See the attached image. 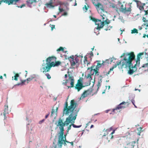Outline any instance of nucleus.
<instances>
[{
    "mask_svg": "<svg viewBox=\"0 0 148 148\" xmlns=\"http://www.w3.org/2000/svg\"><path fill=\"white\" fill-rule=\"evenodd\" d=\"M77 105L75 101L73 100H72L70 101V105L68 106V103L67 101L65 102V105L63 110V114L66 115H69L68 117L66 118V121L63 122L62 119L60 118L58 121V124L57 126L60 127L59 122H61L60 124H64V126L66 125L67 126L71 123L72 124V125L74 128H79L81 126V125H76L74 124L75 121L76 119L77 115L78 112L79 110H77L76 108Z\"/></svg>",
    "mask_w": 148,
    "mask_h": 148,
    "instance_id": "obj_1",
    "label": "nucleus"
},
{
    "mask_svg": "<svg viewBox=\"0 0 148 148\" xmlns=\"http://www.w3.org/2000/svg\"><path fill=\"white\" fill-rule=\"evenodd\" d=\"M144 53H145V54H146V53L145 52L140 53L138 54L136 61V63L134 66L132 63V61L135 59V57L133 52H131L127 54L123 53L121 56V58L125 56L123 60H122V66H125L126 68L129 67V70L128 73L130 75H132L137 71V69L136 66L138 64H139L140 58L141 56L144 54Z\"/></svg>",
    "mask_w": 148,
    "mask_h": 148,
    "instance_id": "obj_2",
    "label": "nucleus"
},
{
    "mask_svg": "<svg viewBox=\"0 0 148 148\" xmlns=\"http://www.w3.org/2000/svg\"><path fill=\"white\" fill-rule=\"evenodd\" d=\"M57 58L54 56L49 57L46 60V63L43 62L40 69L41 72L43 73L49 72L52 67L58 66L61 64L60 61H56Z\"/></svg>",
    "mask_w": 148,
    "mask_h": 148,
    "instance_id": "obj_3",
    "label": "nucleus"
},
{
    "mask_svg": "<svg viewBox=\"0 0 148 148\" xmlns=\"http://www.w3.org/2000/svg\"><path fill=\"white\" fill-rule=\"evenodd\" d=\"M61 122H59L60 124V127L59 129H60V132L59 133V135L58 136V141L57 143L58 148H62V145L64 144L65 146L66 145V143H70V142L66 140L65 137H63V134H64V124L61 125L60 124Z\"/></svg>",
    "mask_w": 148,
    "mask_h": 148,
    "instance_id": "obj_4",
    "label": "nucleus"
},
{
    "mask_svg": "<svg viewBox=\"0 0 148 148\" xmlns=\"http://www.w3.org/2000/svg\"><path fill=\"white\" fill-rule=\"evenodd\" d=\"M69 79H66L64 84L68 88H73L74 87V79L73 76L68 75Z\"/></svg>",
    "mask_w": 148,
    "mask_h": 148,
    "instance_id": "obj_5",
    "label": "nucleus"
},
{
    "mask_svg": "<svg viewBox=\"0 0 148 148\" xmlns=\"http://www.w3.org/2000/svg\"><path fill=\"white\" fill-rule=\"evenodd\" d=\"M81 57L82 59L83 58L82 56H77V55H75V57L73 56H70L69 58H68V59L70 60V58H71L72 60L70 61V63L71 66L72 67H73L75 65H77V64L78 65L79 64V59L78 58L79 57Z\"/></svg>",
    "mask_w": 148,
    "mask_h": 148,
    "instance_id": "obj_6",
    "label": "nucleus"
},
{
    "mask_svg": "<svg viewBox=\"0 0 148 148\" xmlns=\"http://www.w3.org/2000/svg\"><path fill=\"white\" fill-rule=\"evenodd\" d=\"M93 4L95 6L99 13L100 11L103 12L104 11V9L103 5L101 3L99 2L96 3L95 2H93Z\"/></svg>",
    "mask_w": 148,
    "mask_h": 148,
    "instance_id": "obj_7",
    "label": "nucleus"
},
{
    "mask_svg": "<svg viewBox=\"0 0 148 148\" xmlns=\"http://www.w3.org/2000/svg\"><path fill=\"white\" fill-rule=\"evenodd\" d=\"M144 12L145 13L143 18V22H146L144 25L146 26L145 29H148V10L144 11Z\"/></svg>",
    "mask_w": 148,
    "mask_h": 148,
    "instance_id": "obj_8",
    "label": "nucleus"
},
{
    "mask_svg": "<svg viewBox=\"0 0 148 148\" xmlns=\"http://www.w3.org/2000/svg\"><path fill=\"white\" fill-rule=\"evenodd\" d=\"M129 103L127 102H123L120 103L116 108L112 109V112H114L115 110H117L119 109L124 108L128 106Z\"/></svg>",
    "mask_w": 148,
    "mask_h": 148,
    "instance_id": "obj_9",
    "label": "nucleus"
},
{
    "mask_svg": "<svg viewBox=\"0 0 148 148\" xmlns=\"http://www.w3.org/2000/svg\"><path fill=\"white\" fill-rule=\"evenodd\" d=\"M20 0H1L0 1V5L2 2L8 4V5L10 4H15L16 3Z\"/></svg>",
    "mask_w": 148,
    "mask_h": 148,
    "instance_id": "obj_10",
    "label": "nucleus"
},
{
    "mask_svg": "<svg viewBox=\"0 0 148 148\" xmlns=\"http://www.w3.org/2000/svg\"><path fill=\"white\" fill-rule=\"evenodd\" d=\"M94 67V66H92L90 67V68H88V70L90 69V73L86 77V78L87 79H88L90 81L92 79V75H93L95 71V69H93Z\"/></svg>",
    "mask_w": 148,
    "mask_h": 148,
    "instance_id": "obj_11",
    "label": "nucleus"
},
{
    "mask_svg": "<svg viewBox=\"0 0 148 148\" xmlns=\"http://www.w3.org/2000/svg\"><path fill=\"white\" fill-rule=\"evenodd\" d=\"M95 25H97V29L98 30H100V29L102 28L104 26L105 24H104V22L101 21V20H99L97 21L96 22Z\"/></svg>",
    "mask_w": 148,
    "mask_h": 148,
    "instance_id": "obj_12",
    "label": "nucleus"
},
{
    "mask_svg": "<svg viewBox=\"0 0 148 148\" xmlns=\"http://www.w3.org/2000/svg\"><path fill=\"white\" fill-rule=\"evenodd\" d=\"M136 142L135 141H132L127 143L125 146V148H134Z\"/></svg>",
    "mask_w": 148,
    "mask_h": 148,
    "instance_id": "obj_13",
    "label": "nucleus"
},
{
    "mask_svg": "<svg viewBox=\"0 0 148 148\" xmlns=\"http://www.w3.org/2000/svg\"><path fill=\"white\" fill-rule=\"evenodd\" d=\"M121 11L125 13L127 12H130L131 8H129L127 9L126 7H124L123 4H121L120 6Z\"/></svg>",
    "mask_w": 148,
    "mask_h": 148,
    "instance_id": "obj_14",
    "label": "nucleus"
},
{
    "mask_svg": "<svg viewBox=\"0 0 148 148\" xmlns=\"http://www.w3.org/2000/svg\"><path fill=\"white\" fill-rule=\"evenodd\" d=\"M9 112V111L8 110V106L7 105H5L4 106V112L3 113L5 119L6 118V117L5 116L6 114H8Z\"/></svg>",
    "mask_w": 148,
    "mask_h": 148,
    "instance_id": "obj_15",
    "label": "nucleus"
},
{
    "mask_svg": "<svg viewBox=\"0 0 148 148\" xmlns=\"http://www.w3.org/2000/svg\"><path fill=\"white\" fill-rule=\"evenodd\" d=\"M84 87V86L83 85L76 84L75 85V89L77 90V91L78 92L81 90Z\"/></svg>",
    "mask_w": 148,
    "mask_h": 148,
    "instance_id": "obj_16",
    "label": "nucleus"
},
{
    "mask_svg": "<svg viewBox=\"0 0 148 148\" xmlns=\"http://www.w3.org/2000/svg\"><path fill=\"white\" fill-rule=\"evenodd\" d=\"M39 0H28L27 1V5L29 6L33 4L34 2L36 3L38 2Z\"/></svg>",
    "mask_w": 148,
    "mask_h": 148,
    "instance_id": "obj_17",
    "label": "nucleus"
},
{
    "mask_svg": "<svg viewBox=\"0 0 148 148\" xmlns=\"http://www.w3.org/2000/svg\"><path fill=\"white\" fill-rule=\"evenodd\" d=\"M97 64L96 67V69L97 70H99V68H100L102 65H106V64H102V63L101 64L100 61H97Z\"/></svg>",
    "mask_w": 148,
    "mask_h": 148,
    "instance_id": "obj_18",
    "label": "nucleus"
},
{
    "mask_svg": "<svg viewBox=\"0 0 148 148\" xmlns=\"http://www.w3.org/2000/svg\"><path fill=\"white\" fill-rule=\"evenodd\" d=\"M115 131V130H113V131L108 136H107V139L109 142L110 141V139H112L113 138V136L112 134L114 133Z\"/></svg>",
    "mask_w": 148,
    "mask_h": 148,
    "instance_id": "obj_19",
    "label": "nucleus"
},
{
    "mask_svg": "<svg viewBox=\"0 0 148 148\" xmlns=\"http://www.w3.org/2000/svg\"><path fill=\"white\" fill-rule=\"evenodd\" d=\"M121 61H120L119 62H117L116 63L113 65L112 67L110 68V70H113L114 69L116 68L117 66H119V65L120 64H121Z\"/></svg>",
    "mask_w": 148,
    "mask_h": 148,
    "instance_id": "obj_20",
    "label": "nucleus"
},
{
    "mask_svg": "<svg viewBox=\"0 0 148 148\" xmlns=\"http://www.w3.org/2000/svg\"><path fill=\"white\" fill-rule=\"evenodd\" d=\"M87 93H86V92L85 91L82 94L81 96L80 97V99H83L88 96Z\"/></svg>",
    "mask_w": 148,
    "mask_h": 148,
    "instance_id": "obj_21",
    "label": "nucleus"
},
{
    "mask_svg": "<svg viewBox=\"0 0 148 148\" xmlns=\"http://www.w3.org/2000/svg\"><path fill=\"white\" fill-rule=\"evenodd\" d=\"M45 5L47 7H53L54 6L52 5V3L50 2L49 3H47L45 4Z\"/></svg>",
    "mask_w": 148,
    "mask_h": 148,
    "instance_id": "obj_22",
    "label": "nucleus"
},
{
    "mask_svg": "<svg viewBox=\"0 0 148 148\" xmlns=\"http://www.w3.org/2000/svg\"><path fill=\"white\" fill-rule=\"evenodd\" d=\"M83 79L82 77H80L78 81L77 84H79L83 85Z\"/></svg>",
    "mask_w": 148,
    "mask_h": 148,
    "instance_id": "obj_23",
    "label": "nucleus"
},
{
    "mask_svg": "<svg viewBox=\"0 0 148 148\" xmlns=\"http://www.w3.org/2000/svg\"><path fill=\"white\" fill-rule=\"evenodd\" d=\"M93 90L92 88H90L86 90H85L86 93H87L88 95H90L91 92H92Z\"/></svg>",
    "mask_w": 148,
    "mask_h": 148,
    "instance_id": "obj_24",
    "label": "nucleus"
},
{
    "mask_svg": "<svg viewBox=\"0 0 148 148\" xmlns=\"http://www.w3.org/2000/svg\"><path fill=\"white\" fill-rule=\"evenodd\" d=\"M64 48L62 47H60L59 48L57 49L56 51H58V52L60 51H62L66 53L67 51H64Z\"/></svg>",
    "mask_w": 148,
    "mask_h": 148,
    "instance_id": "obj_25",
    "label": "nucleus"
},
{
    "mask_svg": "<svg viewBox=\"0 0 148 148\" xmlns=\"http://www.w3.org/2000/svg\"><path fill=\"white\" fill-rule=\"evenodd\" d=\"M102 82V80L101 79H100L99 80V81L98 82V83L97 84V86L98 87L97 89H98L99 88V87H100V86H101V83Z\"/></svg>",
    "mask_w": 148,
    "mask_h": 148,
    "instance_id": "obj_26",
    "label": "nucleus"
},
{
    "mask_svg": "<svg viewBox=\"0 0 148 148\" xmlns=\"http://www.w3.org/2000/svg\"><path fill=\"white\" fill-rule=\"evenodd\" d=\"M103 22H104V24H105V25L106 24L108 25V24H109L110 22V21L109 19L107 18L106 19H105L104 21H103Z\"/></svg>",
    "mask_w": 148,
    "mask_h": 148,
    "instance_id": "obj_27",
    "label": "nucleus"
},
{
    "mask_svg": "<svg viewBox=\"0 0 148 148\" xmlns=\"http://www.w3.org/2000/svg\"><path fill=\"white\" fill-rule=\"evenodd\" d=\"M84 65H85L86 64H89V63H88V61L87 60V58L86 57V56H85L84 57Z\"/></svg>",
    "mask_w": 148,
    "mask_h": 148,
    "instance_id": "obj_28",
    "label": "nucleus"
},
{
    "mask_svg": "<svg viewBox=\"0 0 148 148\" xmlns=\"http://www.w3.org/2000/svg\"><path fill=\"white\" fill-rule=\"evenodd\" d=\"M131 34H135V33H138V30L135 28H134L133 30H132L131 31Z\"/></svg>",
    "mask_w": 148,
    "mask_h": 148,
    "instance_id": "obj_29",
    "label": "nucleus"
},
{
    "mask_svg": "<svg viewBox=\"0 0 148 148\" xmlns=\"http://www.w3.org/2000/svg\"><path fill=\"white\" fill-rule=\"evenodd\" d=\"M139 8L140 9V10L141 11H146V10H144V7H143V6H142L141 5H139V4H138V5Z\"/></svg>",
    "mask_w": 148,
    "mask_h": 148,
    "instance_id": "obj_30",
    "label": "nucleus"
},
{
    "mask_svg": "<svg viewBox=\"0 0 148 148\" xmlns=\"http://www.w3.org/2000/svg\"><path fill=\"white\" fill-rule=\"evenodd\" d=\"M19 75L18 74L16 73L15 75L14 76V79L15 80L17 81L18 80V78L19 77Z\"/></svg>",
    "mask_w": 148,
    "mask_h": 148,
    "instance_id": "obj_31",
    "label": "nucleus"
},
{
    "mask_svg": "<svg viewBox=\"0 0 148 148\" xmlns=\"http://www.w3.org/2000/svg\"><path fill=\"white\" fill-rule=\"evenodd\" d=\"M112 127H110L109 129H107L105 130V129H104V130H105V131L106 132H110L111 131H112Z\"/></svg>",
    "mask_w": 148,
    "mask_h": 148,
    "instance_id": "obj_32",
    "label": "nucleus"
},
{
    "mask_svg": "<svg viewBox=\"0 0 148 148\" xmlns=\"http://www.w3.org/2000/svg\"><path fill=\"white\" fill-rule=\"evenodd\" d=\"M112 27V26H108V25H107V27L105 28V30L106 31H107V30H110Z\"/></svg>",
    "mask_w": 148,
    "mask_h": 148,
    "instance_id": "obj_33",
    "label": "nucleus"
},
{
    "mask_svg": "<svg viewBox=\"0 0 148 148\" xmlns=\"http://www.w3.org/2000/svg\"><path fill=\"white\" fill-rule=\"evenodd\" d=\"M109 62L108 59H107L105 61H102V64H106L105 65H106L107 64H108V62Z\"/></svg>",
    "mask_w": 148,
    "mask_h": 148,
    "instance_id": "obj_34",
    "label": "nucleus"
},
{
    "mask_svg": "<svg viewBox=\"0 0 148 148\" xmlns=\"http://www.w3.org/2000/svg\"><path fill=\"white\" fill-rule=\"evenodd\" d=\"M45 75L47 77V78L48 79H50L51 78V77L49 73H46Z\"/></svg>",
    "mask_w": 148,
    "mask_h": 148,
    "instance_id": "obj_35",
    "label": "nucleus"
},
{
    "mask_svg": "<svg viewBox=\"0 0 148 148\" xmlns=\"http://www.w3.org/2000/svg\"><path fill=\"white\" fill-rule=\"evenodd\" d=\"M99 70H97L96 69H95V75L96 76H98L99 75V73L98 72V71Z\"/></svg>",
    "mask_w": 148,
    "mask_h": 148,
    "instance_id": "obj_36",
    "label": "nucleus"
},
{
    "mask_svg": "<svg viewBox=\"0 0 148 148\" xmlns=\"http://www.w3.org/2000/svg\"><path fill=\"white\" fill-rule=\"evenodd\" d=\"M109 62H108V64H111L113 61V58H111L108 59Z\"/></svg>",
    "mask_w": 148,
    "mask_h": 148,
    "instance_id": "obj_37",
    "label": "nucleus"
},
{
    "mask_svg": "<svg viewBox=\"0 0 148 148\" xmlns=\"http://www.w3.org/2000/svg\"><path fill=\"white\" fill-rule=\"evenodd\" d=\"M88 7L89 6L88 5V7H87L86 5H85L84 7H83V8L84 10L85 9L86 11H87L88 10Z\"/></svg>",
    "mask_w": 148,
    "mask_h": 148,
    "instance_id": "obj_38",
    "label": "nucleus"
},
{
    "mask_svg": "<svg viewBox=\"0 0 148 148\" xmlns=\"http://www.w3.org/2000/svg\"><path fill=\"white\" fill-rule=\"evenodd\" d=\"M91 19L95 22V24H96V22L98 20H99V19H96L94 18H92Z\"/></svg>",
    "mask_w": 148,
    "mask_h": 148,
    "instance_id": "obj_39",
    "label": "nucleus"
},
{
    "mask_svg": "<svg viewBox=\"0 0 148 148\" xmlns=\"http://www.w3.org/2000/svg\"><path fill=\"white\" fill-rule=\"evenodd\" d=\"M34 78V77H29L27 79V80L28 82H30Z\"/></svg>",
    "mask_w": 148,
    "mask_h": 148,
    "instance_id": "obj_40",
    "label": "nucleus"
},
{
    "mask_svg": "<svg viewBox=\"0 0 148 148\" xmlns=\"http://www.w3.org/2000/svg\"><path fill=\"white\" fill-rule=\"evenodd\" d=\"M101 16L102 17V19L103 20V21H104V20H105V17H106V16L103 14V15L101 14Z\"/></svg>",
    "mask_w": 148,
    "mask_h": 148,
    "instance_id": "obj_41",
    "label": "nucleus"
},
{
    "mask_svg": "<svg viewBox=\"0 0 148 148\" xmlns=\"http://www.w3.org/2000/svg\"><path fill=\"white\" fill-rule=\"evenodd\" d=\"M136 2H137V3H138V4H139V3H140L141 4V5L142 6H143V7H144V6L145 5V3H141L140 2L138 1H136Z\"/></svg>",
    "mask_w": 148,
    "mask_h": 148,
    "instance_id": "obj_42",
    "label": "nucleus"
},
{
    "mask_svg": "<svg viewBox=\"0 0 148 148\" xmlns=\"http://www.w3.org/2000/svg\"><path fill=\"white\" fill-rule=\"evenodd\" d=\"M55 112V110L53 109H52V111L51 112V116H53V115L54 114V113Z\"/></svg>",
    "mask_w": 148,
    "mask_h": 148,
    "instance_id": "obj_43",
    "label": "nucleus"
},
{
    "mask_svg": "<svg viewBox=\"0 0 148 148\" xmlns=\"http://www.w3.org/2000/svg\"><path fill=\"white\" fill-rule=\"evenodd\" d=\"M59 12H62L64 11V10L62 8H60V7H59Z\"/></svg>",
    "mask_w": 148,
    "mask_h": 148,
    "instance_id": "obj_44",
    "label": "nucleus"
},
{
    "mask_svg": "<svg viewBox=\"0 0 148 148\" xmlns=\"http://www.w3.org/2000/svg\"><path fill=\"white\" fill-rule=\"evenodd\" d=\"M88 55H90V57H92L93 56V52L92 51H90V53H89L88 54Z\"/></svg>",
    "mask_w": 148,
    "mask_h": 148,
    "instance_id": "obj_45",
    "label": "nucleus"
},
{
    "mask_svg": "<svg viewBox=\"0 0 148 148\" xmlns=\"http://www.w3.org/2000/svg\"><path fill=\"white\" fill-rule=\"evenodd\" d=\"M51 31H52L55 28V25H51Z\"/></svg>",
    "mask_w": 148,
    "mask_h": 148,
    "instance_id": "obj_46",
    "label": "nucleus"
},
{
    "mask_svg": "<svg viewBox=\"0 0 148 148\" xmlns=\"http://www.w3.org/2000/svg\"><path fill=\"white\" fill-rule=\"evenodd\" d=\"M71 125H72V124L70 125L68 127L67 131L68 132L69 130H70L71 129Z\"/></svg>",
    "mask_w": 148,
    "mask_h": 148,
    "instance_id": "obj_47",
    "label": "nucleus"
},
{
    "mask_svg": "<svg viewBox=\"0 0 148 148\" xmlns=\"http://www.w3.org/2000/svg\"><path fill=\"white\" fill-rule=\"evenodd\" d=\"M25 6V4H23L22 5H21L20 6H18L17 7L18 8H22V7H24Z\"/></svg>",
    "mask_w": 148,
    "mask_h": 148,
    "instance_id": "obj_48",
    "label": "nucleus"
},
{
    "mask_svg": "<svg viewBox=\"0 0 148 148\" xmlns=\"http://www.w3.org/2000/svg\"><path fill=\"white\" fill-rule=\"evenodd\" d=\"M26 81V80H23L21 82V84H23ZM21 84V83H18V84L17 85H20Z\"/></svg>",
    "mask_w": 148,
    "mask_h": 148,
    "instance_id": "obj_49",
    "label": "nucleus"
},
{
    "mask_svg": "<svg viewBox=\"0 0 148 148\" xmlns=\"http://www.w3.org/2000/svg\"><path fill=\"white\" fill-rule=\"evenodd\" d=\"M113 70H110H110L107 73L106 75L107 76H108V75L110 74V73L111 72V71H112Z\"/></svg>",
    "mask_w": 148,
    "mask_h": 148,
    "instance_id": "obj_50",
    "label": "nucleus"
},
{
    "mask_svg": "<svg viewBox=\"0 0 148 148\" xmlns=\"http://www.w3.org/2000/svg\"><path fill=\"white\" fill-rule=\"evenodd\" d=\"M67 14V13L66 12H65L62 15V16H66Z\"/></svg>",
    "mask_w": 148,
    "mask_h": 148,
    "instance_id": "obj_51",
    "label": "nucleus"
},
{
    "mask_svg": "<svg viewBox=\"0 0 148 148\" xmlns=\"http://www.w3.org/2000/svg\"><path fill=\"white\" fill-rule=\"evenodd\" d=\"M45 121V119H42V120L40 121L39 122V124H41L43 122H44V121Z\"/></svg>",
    "mask_w": 148,
    "mask_h": 148,
    "instance_id": "obj_52",
    "label": "nucleus"
},
{
    "mask_svg": "<svg viewBox=\"0 0 148 148\" xmlns=\"http://www.w3.org/2000/svg\"><path fill=\"white\" fill-rule=\"evenodd\" d=\"M108 134V132H106L104 133V134L103 135V136H106Z\"/></svg>",
    "mask_w": 148,
    "mask_h": 148,
    "instance_id": "obj_53",
    "label": "nucleus"
},
{
    "mask_svg": "<svg viewBox=\"0 0 148 148\" xmlns=\"http://www.w3.org/2000/svg\"><path fill=\"white\" fill-rule=\"evenodd\" d=\"M57 148V145H54L51 148Z\"/></svg>",
    "mask_w": 148,
    "mask_h": 148,
    "instance_id": "obj_54",
    "label": "nucleus"
},
{
    "mask_svg": "<svg viewBox=\"0 0 148 148\" xmlns=\"http://www.w3.org/2000/svg\"><path fill=\"white\" fill-rule=\"evenodd\" d=\"M131 101H132V103H133V104H134L135 101H134V100H133V99Z\"/></svg>",
    "mask_w": 148,
    "mask_h": 148,
    "instance_id": "obj_55",
    "label": "nucleus"
},
{
    "mask_svg": "<svg viewBox=\"0 0 148 148\" xmlns=\"http://www.w3.org/2000/svg\"><path fill=\"white\" fill-rule=\"evenodd\" d=\"M58 107H57L56 108V111L55 112V113H56V114H57V111L58 110Z\"/></svg>",
    "mask_w": 148,
    "mask_h": 148,
    "instance_id": "obj_56",
    "label": "nucleus"
},
{
    "mask_svg": "<svg viewBox=\"0 0 148 148\" xmlns=\"http://www.w3.org/2000/svg\"><path fill=\"white\" fill-rule=\"evenodd\" d=\"M128 134H129V135H128V136L127 138H128V139H130V133H128Z\"/></svg>",
    "mask_w": 148,
    "mask_h": 148,
    "instance_id": "obj_57",
    "label": "nucleus"
},
{
    "mask_svg": "<svg viewBox=\"0 0 148 148\" xmlns=\"http://www.w3.org/2000/svg\"><path fill=\"white\" fill-rule=\"evenodd\" d=\"M49 114L46 115L45 116V118L47 119L48 117V116H49Z\"/></svg>",
    "mask_w": 148,
    "mask_h": 148,
    "instance_id": "obj_58",
    "label": "nucleus"
},
{
    "mask_svg": "<svg viewBox=\"0 0 148 148\" xmlns=\"http://www.w3.org/2000/svg\"><path fill=\"white\" fill-rule=\"evenodd\" d=\"M70 143L71 144V145L73 146V142H70Z\"/></svg>",
    "mask_w": 148,
    "mask_h": 148,
    "instance_id": "obj_59",
    "label": "nucleus"
},
{
    "mask_svg": "<svg viewBox=\"0 0 148 148\" xmlns=\"http://www.w3.org/2000/svg\"><path fill=\"white\" fill-rule=\"evenodd\" d=\"M140 133H141L140 132V131H139L138 132V135H139V136H140Z\"/></svg>",
    "mask_w": 148,
    "mask_h": 148,
    "instance_id": "obj_60",
    "label": "nucleus"
},
{
    "mask_svg": "<svg viewBox=\"0 0 148 148\" xmlns=\"http://www.w3.org/2000/svg\"><path fill=\"white\" fill-rule=\"evenodd\" d=\"M146 36V34H144L143 36V38H145Z\"/></svg>",
    "mask_w": 148,
    "mask_h": 148,
    "instance_id": "obj_61",
    "label": "nucleus"
},
{
    "mask_svg": "<svg viewBox=\"0 0 148 148\" xmlns=\"http://www.w3.org/2000/svg\"><path fill=\"white\" fill-rule=\"evenodd\" d=\"M66 135H64V134H63V137H65L66 138Z\"/></svg>",
    "mask_w": 148,
    "mask_h": 148,
    "instance_id": "obj_62",
    "label": "nucleus"
},
{
    "mask_svg": "<svg viewBox=\"0 0 148 148\" xmlns=\"http://www.w3.org/2000/svg\"><path fill=\"white\" fill-rule=\"evenodd\" d=\"M64 77L65 78H66L67 77V74H66L64 75Z\"/></svg>",
    "mask_w": 148,
    "mask_h": 148,
    "instance_id": "obj_63",
    "label": "nucleus"
},
{
    "mask_svg": "<svg viewBox=\"0 0 148 148\" xmlns=\"http://www.w3.org/2000/svg\"><path fill=\"white\" fill-rule=\"evenodd\" d=\"M0 79H3V77H2V76L1 75L0 76Z\"/></svg>",
    "mask_w": 148,
    "mask_h": 148,
    "instance_id": "obj_64",
    "label": "nucleus"
}]
</instances>
